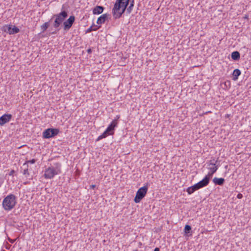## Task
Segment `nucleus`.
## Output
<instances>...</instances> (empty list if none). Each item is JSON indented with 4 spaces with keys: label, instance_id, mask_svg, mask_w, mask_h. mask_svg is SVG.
Here are the masks:
<instances>
[{
    "label": "nucleus",
    "instance_id": "nucleus-1",
    "mask_svg": "<svg viewBox=\"0 0 251 251\" xmlns=\"http://www.w3.org/2000/svg\"><path fill=\"white\" fill-rule=\"evenodd\" d=\"M61 165L59 162H56L49 167L46 169L44 176L47 179H51L55 175L59 174L61 173Z\"/></svg>",
    "mask_w": 251,
    "mask_h": 251
},
{
    "label": "nucleus",
    "instance_id": "nucleus-2",
    "mask_svg": "<svg viewBox=\"0 0 251 251\" xmlns=\"http://www.w3.org/2000/svg\"><path fill=\"white\" fill-rule=\"evenodd\" d=\"M16 197L14 195L11 194L5 197L2 202V206L6 210H10L16 204Z\"/></svg>",
    "mask_w": 251,
    "mask_h": 251
},
{
    "label": "nucleus",
    "instance_id": "nucleus-3",
    "mask_svg": "<svg viewBox=\"0 0 251 251\" xmlns=\"http://www.w3.org/2000/svg\"><path fill=\"white\" fill-rule=\"evenodd\" d=\"M64 8V6L63 5L62 7V11L53 16V17L55 18L53 23V27L54 28H58L64 20L68 17L67 12L65 10H63Z\"/></svg>",
    "mask_w": 251,
    "mask_h": 251
},
{
    "label": "nucleus",
    "instance_id": "nucleus-4",
    "mask_svg": "<svg viewBox=\"0 0 251 251\" xmlns=\"http://www.w3.org/2000/svg\"><path fill=\"white\" fill-rule=\"evenodd\" d=\"M122 1H123V0H116L113 8L112 13L115 19L120 18L124 13V12H123V8L121 5Z\"/></svg>",
    "mask_w": 251,
    "mask_h": 251
},
{
    "label": "nucleus",
    "instance_id": "nucleus-5",
    "mask_svg": "<svg viewBox=\"0 0 251 251\" xmlns=\"http://www.w3.org/2000/svg\"><path fill=\"white\" fill-rule=\"evenodd\" d=\"M148 189V188L147 186H144L138 189L134 200L135 203H139L145 196L147 194Z\"/></svg>",
    "mask_w": 251,
    "mask_h": 251
},
{
    "label": "nucleus",
    "instance_id": "nucleus-6",
    "mask_svg": "<svg viewBox=\"0 0 251 251\" xmlns=\"http://www.w3.org/2000/svg\"><path fill=\"white\" fill-rule=\"evenodd\" d=\"M59 132V129L57 128H48L43 132V136L44 138L49 139L57 135Z\"/></svg>",
    "mask_w": 251,
    "mask_h": 251
},
{
    "label": "nucleus",
    "instance_id": "nucleus-7",
    "mask_svg": "<svg viewBox=\"0 0 251 251\" xmlns=\"http://www.w3.org/2000/svg\"><path fill=\"white\" fill-rule=\"evenodd\" d=\"M217 160L214 161V159L213 160H210V163L208 166L211 165L212 167H208V169L210 171L208 174L206 175L209 178L212 177L213 175L217 171L218 168V166H216V163H217Z\"/></svg>",
    "mask_w": 251,
    "mask_h": 251
},
{
    "label": "nucleus",
    "instance_id": "nucleus-8",
    "mask_svg": "<svg viewBox=\"0 0 251 251\" xmlns=\"http://www.w3.org/2000/svg\"><path fill=\"white\" fill-rule=\"evenodd\" d=\"M2 30L5 32L8 33L9 34H14L19 32V29L14 26L12 27L11 25H5L2 27Z\"/></svg>",
    "mask_w": 251,
    "mask_h": 251
},
{
    "label": "nucleus",
    "instance_id": "nucleus-9",
    "mask_svg": "<svg viewBox=\"0 0 251 251\" xmlns=\"http://www.w3.org/2000/svg\"><path fill=\"white\" fill-rule=\"evenodd\" d=\"M75 20L74 16H71L70 17L63 23V27L64 30H68L72 27Z\"/></svg>",
    "mask_w": 251,
    "mask_h": 251
},
{
    "label": "nucleus",
    "instance_id": "nucleus-10",
    "mask_svg": "<svg viewBox=\"0 0 251 251\" xmlns=\"http://www.w3.org/2000/svg\"><path fill=\"white\" fill-rule=\"evenodd\" d=\"M11 114H4L0 117V125L2 126L8 122L11 119Z\"/></svg>",
    "mask_w": 251,
    "mask_h": 251
},
{
    "label": "nucleus",
    "instance_id": "nucleus-11",
    "mask_svg": "<svg viewBox=\"0 0 251 251\" xmlns=\"http://www.w3.org/2000/svg\"><path fill=\"white\" fill-rule=\"evenodd\" d=\"M210 179V178L206 176L202 180L197 183L200 188H201L207 185L209 182Z\"/></svg>",
    "mask_w": 251,
    "mask_h": 251
},
{
    "label": "nucleus",
    "instance_id": "nucleus-12",
    "mask_svg": "<svg viewBox=\"0 0 251 251\" xmlns=\"http://www.w3.org/2000/svg\"><path fill=\"white\" fill-rule=\"evenodd\" d=\"M199 189H200L199 186L198 185V183H196L195 185L188 188L187 189V192L189 194H191L195 191Z\"/></svg>",
    "mask_w": 251,
    "mask_h": 251
},
{
    "label": "nucleus",
    "instance_id": "nucleus-13",
    "mask_svg": "<svg viewBox=\"0 0 251 251\" xmlns=\"http://www.w3.org/2000/svg\"><path fill=\"white\" fill-rule=\"evenodd\" d=\"M108 18V15L104 14L98 18L97 23L99 25L103 24Z\"/></svg>",
    "mask_w": 251,
    "mask_h": 251
},
{
    "label": "nucleus",
    "instance_id": "nucleus-14",
    "mask_svg": "<svg viewBox=\"0 0 251 251\" xmlns=\"http://www.w3.org/2000/svg\"><path fill=\"white\" fill-rule=\"evenodd\" d=\"M104 7L101 6H96L93 10V13L95 15L100 14L102 13Z\"/></svg>",
    "mask_w": 251,
    "mask_h": 251
},
{
    "label": "nucleus",
    "instance_id": "nucleus-15",
    "mask_svg": "<svg viewBox=\"0 0 251 251\" xmlns=\"http://www.w3.org/2000/svg\"><path fill=\"white\" fill-rule=\"evenodd\" d=\"M213 181L215 185H222L224 184L225 179L223 178L214 177Z\"/></svg>",
    "mask_w": 251,
    "mask_h": 251
},
{
    "label": "nucleus",
    "instance_id": "nucleus-16",
    "mask_svg": "<svg viewBox=\"0 0 251 251\" xmlns=\"http://www.w3.org/2000/svg\"><path fill=\"white\" fill-rule=\"evenodd\" d=\"M240 53L237 51H233L231 53V58L234 60H238L240 58Z\"/></svg>",
    "mask_w": 251,
    "mask_h": 251
},
{
    "label": "nucleus",
    "instance_id": "nucleus-17",
    "mask_svg": "<svg viewBox=\"0 0 251 251\" xmlns=\"http://www.w3.org/2000/svg\"><path fill=\"white\" fill-rule=\"evenodd\" d=\"M130 0H125L124 1H122V6L123 8V12H125L127 5H128L129 1Z\"/></svg>",
    "mask_w": 251,
    "mask_h": 251
},
{
    "label": "nucleus",
    "instance_id": "nucleus-18",
    "mask_svg": "<svg viewBox=\"0 0 251 251\" xmlns=\"http://www.w3.org/2000/svg\"><path fill=\"white\" fill-rule=\"evenodd\" d=\"M129 2H130V5L128 6V7H127V8L126 9V12L128 14H130L132 10L133 7L134 6V0H130Z\"/></svg>",
    "mask_w": 251,
    "mask_h": 251
},
{
    "label": "nucleus",
    "instance_id": "nucleus-19",
    "mask_svg": "<svg viewBox=\"0 0 251 251\" xmlns=\"http://www.w3.org/2000/svg\"><path fill=\"white\" fill-rule=\"evenodd\" d=\"M241 74V71L238 69H235L233 72V76L234 77V79H237L238 78V77Z\"/></svg>",
    "mask_w": 251,
    "mask_h": 251
},
{
    "label": "nucleus",
    "instance_id": "nucleus-20",
    "mask_svg": "<svg viewBox=\"0 0 251 251\" xmlns=\"http://www.w3.org/2000/svg\"><path fill=\"white\" fill-rule=\"evenodd\" d=\"M49 22H46L43 25H42L41 26V29L42 30V32H45L49 27Z\"/></svg>",
    "mask_w": 251,
    "mask_h": 251
},
{
    "label": "nucleus",
    "instance_id": "nucleus-21",
    "mask_svg": "<svg viewBox=\"0 0 251 251\" xmlns=\"http://www.w3.org/2000/svg\"><path fill=\"white\" fill-rule=\"evenodd\" d=\"M191 231V227L190 226L186 225L184 227V233L185 234L188 235Z\"/></svg>",
    "mask_w": 251,
    "mask_h": 251
},
{
    "label": "nucleus",
    "instance_id": "nucleus-22",
    "mask_svg": "<svg viewBox=\"0 0 251 251\" xmlns=\"http://www.w3.org/2000/svg\"><path fill=\"white\" fill-rule=\"evenodd\" d=\"M117 122L116 120H114L111 123L109 126L111 127V128H112L114 130L115 127L117 126Z\"/></svg>",
    "mask_w": 251,
    "mask_h": 251
},
{
    "label": "nucleus",
    "instance_id": "nucleus-23",
    "mask_svg": "<svg viewBox=\"0 0 251 251\" xmlns=\"http://www.w3.org/2000/svg\"><path fill=\"white\" fill-rule=\"evenodd\" d=\"M117 122L116 120H114L111 123L109 126L111 127V128H112L114 130L115 127L117 126Z\"/></svg>",
    "mask_w": 251,
    "mask_h": 251
},
{
    "label": "nucleus",
    "instance_id": "nucleus-24",
    "mask_svg": "<svg viewBox=\"0 0 251 251\" xmlns=\"http://www.w3.org/2000/svg\"><path fill=\"white\" fill-rule=\"evenodd\" d=\"M107 136H108L107 134L106 133V132L105 131H104L101 135L99 136V137L98 138L97 140H100V139H101L102 138H105Z\"/></svg>",
    "mask_w": 251,
    "mask_h": 251
},
{
    "label": "nucleus",
    "instance_id": "nucleus-25",
    "mask_svg": "<svg viewBox=\"0 0 251 251\" xmlns=\"http://www.w3.org/2000/svg\"><path fill=\"white\" fill-rule=\"evenodd\" d=\"M23 174L25 175H28L29 176V173H28V169L26 168H25L23 171Z\"/></svg>",
    "mask_w": 251,
    "mask_h": 251
},
{
    "label": "nucleus",
    "instance_id": "nucleus-26",
    "mask_svg": "<svg viewBox=\"0 0 251 251\" xmlns=\"http://www.w3.org/2000/svg\"><path fill=\"white\" fill-rule=\"evenodd\" d=\"M106 129H107V131L111 132L112 135L114 133V131H113L114 130L112 128H111V127L108 126V127L106 128Z\"/></svg>",
    "mask_w": 251,
    "mask_h": 251
},
{
    "label": "nucleus",
    "instance_id": "nucleus-27",
    "mask_svg": "<svg viewBox=\"0 0 251 251\" xmlns=\"http://www.w3.org/2000/svg\"><path fill=\"white\" fill-rule=\"evenodd\" d=\"M106 129H107V131L111 132L112 135L114 133V131H113L114 130L112 128H111V127L108 126V127L106 128Z\"/></svg>",
    "mask_w": 251,
    "mask_h": 251
},
{
    "label": "nucleus",
    "instance_id": "nucleus-28",
    "mask_svg": "<svg viewBox=\"0 0 251 251\" xmlns=\"http://www.w3.org/2000/svg\"><path fill=\"white\" fill-rule=\"evenodd\" d=\"M36 160L35 159H32V160H29L27 161V163H30L31 164H34L36 162Z\"/></svg>",
    "mask_w": 251,
    "mask_h": 251
},
{
    "label": "nucleus",
    "instance_id": "nucleus-29",
    "mask_svg": "<svg viewBox=\"0 0 251 251\" xmlns=\"http://www.w3.org/2000/svg\"><path fill=\"white\" fill-rule=\"evenodd\" d=\"M93 30V29H92V27L91 26L90 27H89L87 30V32H90L91 31H92Z\"/></svg>",
    "mask_w": 251,
    "mask_h": 251
},
{
    "label": "nucleus",
    "instance_id": "nucleus-30",
    "mask_svg": "<svg viewBox=\"0 0 251 251\" xmlns=\"http://www.w3.org/2000/svg\"><path fill=\"white\" fill-rule=\"evenodd\" d=\"M14 172H15L14 170H11V171H10V172L9 173V176H12V175H13V174L14 173Z\"/></svg>",
    "mask_w": 251,
    "mask_h": 251
},
{
    "label": "nucleus",
    "instance_id": "nucleus-31",
    "mask_svg": "<svg viewBox=\"0 0 251 251\" xmlns=\"http://www.w3.org/2000/svg\"><path fill=\"white\" fill-rule=\"evenodd\" d=\"M242 197V195L241 194H239L237 195V198L239 199H241Z\"/></svg>",
    "mask_w": 251,
    "mask_h": 251
},
{
    "label": "nucleus",
    "instance_id": "nucleus-32",
    "mask_svg": "<svg viewBox=\"0 0 251 251\" xmlns=\"http://www.w3.org/2000/svg\"><path fill=\"white\" fill-rule=\"evenodd\" d=\"M105 131L106 132V133L107 134V135H112V133L111 132H110L109 131H107V129H106L105 130Z\"/></svg>",
    "mask_w": 251,
    "mask_h": 251
},
{
    "label": "nucleus",
    "instance_id": "nucleus-33",
    "mask_svg": "<svg viewBox=\"0 0 251 251\" xmlns=\"http://www.w3.org/2000/svg\"><path fill=\"white\" fill-rule=\"evenodd\" d=\"M96 187V185H92L90 186V187L92 189H94Z\"/></svg>",
    "mask_w": 251,
    "mask_h": 251
},
{
    "label": "nucleus",
    "instance_id": "nucleus-34",
    "mask_svg": "<svg viewBox=\"0 0 251 251\" xmlns=\"http://www.w3.org/2000/svg\"><path fill=\"white\" fill-rule=\"evenodd\" d=\"M154 251H159V249L158 248H156L154 250Z\"/></svg>",
    "mask_w": 251,
    "mask_h": 251
},
{
    "label": "nucleus",
    "instance_id": "nucleus-35",
    "mask_svg": "<svg viewBox=\"0 0 251 251\" xmlns=\"http://www.w3.org/2000/svg\"><path fill=\"white\" fill-rule=\"evenodd\" d=\"M87 52H88V53H91V52H92L91 50L90 49H88V50H87Z\"/></svg>",
    "mask_w": 251,
    "mask_h": 251
}]
</instances>
